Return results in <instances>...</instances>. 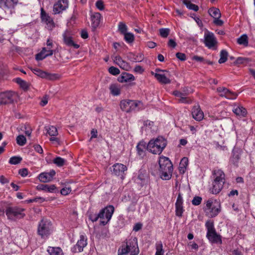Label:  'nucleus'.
<instances>
[{
    "label": "nucleus",
    "instance_id": "f257e3e1",
    "mask_svg": "<svg viewBox=\"0 0 255 255\" xmlns=\"http://www.w3.org/2000/svg\"><path fill=\"white\" fill-rule=\"evenodd\" d=\"M115 208L114 206L109 205L102 209L98 214L90 213L89 215V219L92 222H95L100 218L102 220L100 221V224L105 226L111 220Z\"/></svg>",
    "mask_w": 255,
    "mask_h": 255
},
{
    "label": "nucleus",
    "instance_id": "f03ea898",
    "mask_svg": "<svg viewBox=\"0 0 255 255\" xmlns=\"http://www.w3.org/2000/svg\"><path fill=\"white\" fill-rule=\"evenodd\" d=\"M159 174L163 180H169L172 177L173 166L169 158L161 156L158 160Z\"/></svg>",
    "mask_w": 255,
    "mask_h": 255
},
{
    "label": "nucleus",
    "instance_id": "7ed1b4c3",
    "mask_svg": "<svg viewBox=\"0 0 255 255\" xmlns=\"http://www.w3.org/2000/svg\"><path fill=\"white\" fill-rule=\"evenodd\" d=\"M167 140L163 136H159L150 140L147 144V149L154 154H160L167 145Z\"/></svg>",
    "mask_w": 255,
    "mask_h": 255
},
{
    "label": "nucleus",
    "instance_id": "20e7f679",
    "mask_svg": "<svg viewBox=\"0 0 255 255\" xmlns=\"http://www.w3.org/2000/svg\"><path fill=\"white\" fill-rule=\"evenodd\" d=\"M220 211V203L217 200L210 199L206 201L205 212L208 217H215L218 215Z\"/></svg>",
    "mask_w": 255,
    "mask_h": 255
},
{
    "label": "nucleus",
    "instance_id": "39448f33",
    "mask_svg": "<svg viewBox=\"0 0 255 255\" xmlns=\"http://www.w3.org/2000/svg\"><path fill=\"white\" fill-rule=\"evenodd\" d=\"M205 226L207 230L206 237L209 241L212 243L222 244L221 236L216 233L213 222L207 221Z\"/></svg>",
    "mask_w": 255,
    "mask_h": 255
},
{
    "label": "nucleus",
    "instance_id": "423d86ee",
    "mask_svg": "<svg viewBox=\"0 0 255 255\" xmlns=\"http://www.w3.org/2000/svg\"><path fill=\"white\" fill-rule=\"evenodd\" d=\"M52 232L51 222L47 220L42 219L39 223L37 234L41 238H47Z\"/></svg>",
    "mask_w": 255,
    "mask_h": 255
},
{
    "label": "nucleus",
    "instance_id": "0eeeda50",
    "mask_svg": "<svg viewBox=\"0 0 255 255\" xmlns=\"http://www.w3.org/2000/svg\"><path fill=\"white\" fill-rule=\"evenodd\" d=\"M151 74L161 84H167L171 83L170 74L168 71L156 69L155 73L151 72Z\"/></svg>",
    "mask_w": 255,
    "mask_h": 255
},
{
    "label": "nucleus",
    "instance_id": "6e6552de",
    "mask_svg": "<svg viewBox=\"0 0 255 255\" xmlns=\"http://www.w3.org/2000/svg\"><path fill=\"white\" fill-rule=\"evenodd\" d=\"M24 209L17 207H9L5 210V214L8 219L14 220L16 218H22L25 214L23 213Z\"/></svg>",
    "mask_w": 255,
    "mask_h": 255
},
{
    "label": "nucleus",
    "instance_id": "1a4fd4ad",
    "mask_svg": "<svg viewBox=\"0 0 255 255\" xmlns=\"http://www.w3.org/2000/svg\"><path fill=\"white\" fill-rule=\"evenodd\" d=\"M204 43L208 48L214 49L217 43V40L213 33L207 31L204 33Z\"/></svg>",
    "mask_w": 255,
    "mask_h": 255
},
{
    "label": "nucleus",
    "instance_id": "9d476101",
    "mask_svg": "<svg viewBox=\"0 0 255 255\" xmlns=\"http://www.w3.org/2000/svg\"><path fill=\"white\" fill-rule=\"evenodd\" d=\"M87 245V238L85 236L80 235V239L77 244L71 249L73 253H80L83 251L84 248Z\"/></svg>",
    "mask_w": 255,
    "mask_h": 255
},
{
    "label": "nucleus",
    "instance_id": "9b49d317",
    "mask_svg": "<svg viewBox=\"0 0 255 255\" xmlns=\"http://www.w3.org/2000/svg\"><path fill=\"white\" fill-rule=\"evenodd\" d=\"M208 12L211 16L214 19V23L218 26H221L223 24V21L220 18L221 16V13L219 9L215 7H212L208 10Z\"/></svg>",
    "mask_w": 255,
    "mask_h": 255
},
{
    "label": "nucleus",
    "instance_id": "f8f14e48",
    "mask_svg": "<svg viewBox=\"0 0 255 255\" xmlns=\"http://www.w3.org/2000/svg\"><path fill=\"white\" fill-rule=\"evenodd\" d=\"M127 169V166L121 163H116L113 166V174L116 176H120L121 179L125 178V171Z\"/></svg>",
    "mask_w": 255,
    "mask_h": 255
},
{
    "label": "nucleus",
    "instance_id": "ddd939ff",
    "mask_svg": "<svg viewBox=\"0 0 255 255\" xmlns=\"http://www.w3.org/2000/svg\"><path fill=\"white\" fill-rule=\"evenodd\" d=\"M217 92L220 96L224 97L228 99L234 100L237 97V95L235 93L232 92L223 87L218 88Z\"/></svg>",
    "mask_w": 255,
    "mask_h": 255
},
{
    "label": "nucleus",
    "instance_id": "4468645a",
    "mask_svg": "<svg viewBox=\"0 0 255 255\" xmlns=\"http://www.w3.org/2000/svg\"><path fill=\"white\" fill-rule=\"evenodd\" d=\"M40 10V16L42 21L46 23L48 27L51 29L55 26L52 18L45 12L43 8H41Z\"/></svg>",
    "mask_w": 255,
    "mask_h": 255
},
{
    "label": "nucleus",
    "instance_id": "2eb2a0df",
    "mask_svg": "<svg viewBox=\"0 0 255 255\" xmlns=\"http://www.w3.org/2000/svg\"><path fill=\"white\" fill-rule=\"evenodd\" d=\"M68 0H59L53 5V12L55 14L59 13L68 7Z\"/></svg>",
    "mask_w": 255,
    "mask_h": 255
},
{
    "label": "nucleus",
    "instance_id": "dca6fc26",
    "mask_svg": "<svg viewBox=\"0 0 255 255\" xmlns=\"http://www.w3.org/2000/svg\"><path fill=\"white\" fill-rule=\"evenodd\" d=\"M183 199L182 195L179 193L175 203V213L178 217H181L184 211L183 207Z\"/></svg>",
    "mask_w": 255,
    "mask_h": 255
},
{
    "label": "nucleus",
    "instance_id": "f3484780",
    "mask_svg": "<svg viewBox=\"0 0 255 255\" xmlns=\"http://www.w3.org/2000/svg\"><path fill=\"white\" fill-rule=\"evenodd\" d=\"M14 92L11 91H7L0 93V97L2 100L1 103L6 104L8 103H12L13 101V96Z\"/></svg>",
    "mask_w": 255,
    "mask_h": 255
},
{
    "label": "nucleus",
    "instance_id": "a211bd4d",
    "mask_svg": "<svg viewBox=\"0 0 255 255\" xmlns=\"http://www.w3.org/2000/svg\"><path fill=\"white\" fill-rule=\"evenodd\" d=\"M18 2V0H0V7L4 9H13Z\"/></svg>",
    "mask_w": 255,
    "mask_h": 255
},
{
    "label": "nucleus",
    "instance_id": "6ab92c4d",
    "mask_svg": "<svg viewBox=\"0 0 255 255\" xmlns=\"http://www.w3.org/2000/svg\"><path fill=\"white\" fill-rule=\"evenodd\" d=\"M147 178V174L146 171L143 169H140L138 173H136L133 177L134 181L136 183L140 184L143 183Z\"/></svg>",
    "mask_w": 255,
    "mask_h": 255
},
{
    "label": "nucleus",
    "instance_id": "aec40b11",
    "mask_svg": "<svg viewBox=\"0 0 255 255\" xmlns=\"http://www.w3.org/2000/svg\"><path fill=\"white\" fill-rule=\"evenodd\" d=\"M139 252L137 240L136 238H134L131 240L129 245H128V254L130 255H137Z\"/></svg>",
    "mask_w": 255,
    "mask_h": 255
},
{
    "label": "nucleus",
    "instance_id": "412c9836",
    "mask_svg": "<svg viewBox=\"0 0 255 255\" xmlns=\"http://www.w3.org/2000/svg\"><path fill=\"white\" fill-rule=\"evenodd\" d=\"M56 174L54 170H51L49 172H43L39 175V180L44 183L48 182L52 180Z\"/></svg>",
    "mask_w": 255,
    "mask_h": 255
},
{
    "label": "nucleus",
    "instance_id": "4be33fe9",
    "mask_svg": "<svg viewBox=\"0 0 255 255\" xmlns=\"http://www.w3.org/2000/svg\"><path fill=\"white\" fill-rule=\"evenodd\" d=\"M62 36L64 43L66 45L70 47H73L76 49H78L79 47V45L74 42L73 40H72V38L69 32L65 31L63 34Z\"/></svg>",
    "mask_w": 255,
    "mask_h": 255
},
{
    "label": "nucleus",
    "instance_id": "5701e85b",
    "mask_svg": "<svg viewBox=\"0 0 255 255\" xmlns=\"http://www.w3.org/2000/svg\"><path fill=\"white\" fill-rule=\"evenodd\" d=\"M142 129L147 132H154L157 131V127L153 122L146 120L144 122Z\"/></svg>",
    "mask_w": 255,
    "mask_h": 255
},
{
    "label": "nucleus",
    "instance_id": "b1692460",
    "mask_svg": "<svg viewBox=\"0 0 255 255\" xmlns=\"http://www.w3.org/2000/svg\"><path fill=\"white\" fill-rule=\"evenodd\" d=\"M192 117L197 121H201L204 118V113L199 106H195L192 111Z\"/></svg>",
    "mask_w": 255,
    "mask_h": 255
},
{
    "label": "nucleus",
    "instance_id": "393cba45",
    "mask_svg": "<svg viewBox=\"0 0 255 255\" xmlns=\"http://www.w3.org/2000/svg\"><path fill=\"white\" fill-rule=\"evenodd\" d=\"M225 182L214 181L213 182L212 187L210 189L211 192L214 194L219 193L222 190Z\"/></svg>",
    "mask_w": 255,
    "mask_h": 255
},
{
    "label": "nucleus",
    "instance_id": "a878e982",
    "mask_svg": "<svg viewBox=\"0 0 255 255\" xmlns=\"http://www.w3.org/2000/svg\"><path fill=\"white\" fill-rule=\"evenodd\" d=\"M233 112L238 117L242 118L245 117L247 114V110L242 106L235 105Z\"/></svg>",
    "mask_w": 255,
    "mask_h": 255
},
{
    "label": "nucleus",
    "instance_id": "bb28decb",
    "mask_svg": "<svg viewBox=\"0 0 255 255\" xmlns=\"http://www.w3.org/2000/svg\"><path fill=\"white\" fill-rule=\"evenodd\" d=\"M101 17L99 12L94 13L91 15L92 26L94 29H96L99 25Z\"/></svg>",
    "mask_w": 255,
    "mask_h": 255
},
{
    "label": "nucleus",
    "instance_id": "cd10ccee",
    "mask_svg": "<svg viewBox=\"0 0 255 255\" xmlns=\"http://www.w3.org/2000/svg\"><path fill=\"white\" fill-rule=\"evenodd\" d=\"M214 180L219 182L222 181L223 182L225 181V174L223 171L220 169H216L214 171Z\"/></svg>",
    "mask_w": 255,
    "mask_h": 255
},
{
    "label": "nucleus",
    "instance_id": "c85d7f7f",
    "mask_svg": "<svg viewBox=\"0 0 255 255\" xmlns=\"http://www.w3.org/2000/svg\"><path fill=\"white\" fill-rule=\"evenodd\" d=\"M143 58H144L143 55L140 53H128V59L133 62H141L143 60Z\"/></svg>",
    "mask_w": 255,
    "mask_h": 255
},
{
    "label": "nucleus",
    "instance_id": "c756f323",
    "mask_svg": "<svg viewBox=\"0 0 255 255\" xmlns=\"http://www.w3.org/2000/svg\"><path fill=\"white\" fill-rule=\"evenodd\" d=\"M45 47H43L40 52L35 55V59L37 61L42 60L48 56H52L54 51H49L48 54L45 53Z\"/></svg>",
    "mask_w": 255,
    "mask_h": 255
},
{
    "label": "nucleus",
    "instance_id": "7c9ffc66",
    "mask_svg": "<svg viewBox=\"0 0 255 255\" xmlns=\"http://www.w3.org/2000/svg\"><path fill=\"white\" fill-rule=\"evenodd\" d=\"M45 47H43L40 52L35 55V59L37 61L42 60L48 56H52L54 51H49L48 54L45 53Z\"/></svg>",
    "mask_w": 255,
    "mask_h": 255
},
{
    "label": "nucleus",
    "instance_id": "2f4dec72",
    "mask_svg": "<svg viewBox=\"0 0 255 255\" xmlns=\"http://www.w3.org/2000/svg\"><path fill=\"white\" fill-rule=\"evenodd\" d=\"M188 165V159L187 157H184L182 158L179 163V170L181 174H184Z\"/></svg>",
    "mask_w": 255,
    "mask_h": 255
},
{
    "label": "nucleus",
    "instance_id": "473e14b6",
    "mask_svg": "<svg viewBox=\"0 0 255 255\" xmlns=\"http://www.w3.org/2000/svg\"><path fill=\"white\" fill-rule=\"evenodd\" d=\"M118 30L121 34L124 35L125 40L128 42V31L126 23L120 22L118 25Z\"/></svg>",
    "mask_w": 255,
    "mask_h": 255
},
{
    "label": "nucleus",
    "instance_id": "72a5a7b5",
    "mask_svg": "<svg viewBox=\"0 0 255 255\" xmlns=\"http://www.w3.org/2000/svg\"><path fill=\"white\" fill-rule=\"evenodd\" d=\"M47 251L50 255H63V251L59 247H48Z\"/></svg>",
    "mask_w": 255,
    "mask_h": 255
},
{
    "label": "nucleus",
    "instance_id": "f704fd0d",
    "mask_svg": "<svg viewBox=\"0 0 255 255\" xmlns=\"http://www.w3.org/2000/svg\"><path fill=\"white\" fill-rule=\"evenodd\" d=\"M128 107L130 111L138 110L142 107V103L140 102L128 101Z\"/></svg>",
    "mask_w": 255,
    "mask_h": 255
},
{
    "label": "nucleus",
    "instance_id": "c9c22d12",
    "mask_svg": "<svg viewBox=\"0 0 255 255\" xmlns=\"http://www.w3.org/2000/svg\"><path fill=\"white\" fill-rule=\"evenodd\" d=\"M15 82L19 85L20 87L24 91L27 90L30 86V84L20 78H16Z\"/></svg>",
    "mask_w": 255,
    "mask_h": 255
},
{
    "label": "nucleus",
    "instance_id": "e433bc0d",
    "mask_svg": "<svg viewBox=\"0 0 255 255\" xmlns=\"http://www.w3.org/2000/svg\"><path fill=\"white\" fill-rule=\"evenodd\" d=\"M138 154L140 156H143L144 154V151L147 149V145L144 141L139 142L136 146Z\"/></svg>",
    "mask_w": 255,
    "mask_h": 255
},
{
    "label": "nucleus",
    "instance_id": "4c0bfd02",
    "mask_svg": "<svg viewBox=\"0 0 255 255\" xmlns=\"http://www.w3.org/2000/svg\"><path fill=\"white\" fill-rule=\"evenodd\" d=\"M173 95L178 98L180 102L183 103H188V100L187 99L186 95L184 94L175 91L173 92Z\"/></svg>",
    "mask_w": 255,
    "mask_h": 255
},
{
    "label": "nucleus",
    "instance_id": "58836bf2",
    "mask_svg": "<svg viewBox=\"0 0 255 255\" xmlns=\"http://www.w3.org/2000/svg\"><path fill=\"white\" fill-rule=\"evenodd\" d=\"M156 253L155 255H163L164 251L163 249V245L161 241L157 242L155 244Z\"/></svg>",
    "mask_w": 255,
    "mask_h": 255
},
{
    "label": "nucleus",
    "instance_id": "ea45409f",
    "mask_svg": "<svg viewBox=\"0 0 255 255\" xmlns=\"http://www.w3.org/2000/svg\"><path fill=\"white\" fill-rule=\"evenodd\" d=\"M109 89L111 94L113 96H118L120 94V88L117 85L112 84L110 85Z\"/></svg>",
    "mask_w": 255,
    "mask_h": 255
},
{
    "label": "nucleus",
    "instance_id": "a19ab883",
    "mask_svg": "<svg viewBox=\"0 0 255 255\" xmlns=\"http://www.w3.org/2000/svg\"><path fill=\"white\" fill-rule=\"evenodd\" d=\"M47 130V133L51 136H56L58 134L57 129L56 127L54 126H48L45 127Z\"/></svg>",
    "mask_w": 255,
    "mask_h": 255
},
{
    "label": "nucleus",
    "instance_id": "79ce46f5",
    "mask_svg": "<svg viewBox=\"0 0 255 255\" xmlns=\"http://www.w3.org/2000/svg\"><path fill=\"white\" fill-rule=\"evenodd\" d=\"M237 42L240 45L247 46L248 44V38L246 34H243L237 39Z\"/></svg>",
    "mask_w": 255,
    "mask_h": 255
},
{
    "label": "nucleus",
    "instance_id": "37998d69",
    "mask_svg": "<svg viewBox=\"0 0 255 255\" xmlns=\"http://www.w3.org/2000/svg\"><path fill=\"white\" fill-rule=\"evenodd\" d=\"M128 254V242H125V244L118 250V255H127Z\"/></svg>",
    "mask_w": 255,
    "mask_h": 255
},
{
    "label": "nucleus",
    "instance_id": "c03bdc74",
    "mask_svg": "<svg viewBox=\"0 0 255 255\" xmlns=\"http://www.w3.org/2000/svg\"><path fill=\"white\" fill-rule=\"evenodd\" d=\"M228 56V53L227 51L225 50H222L220 52V57L218 61L219 63L220 64L225 63L227 60Z\"/></svg>",
    "mask_w": 255,
    "mask_h": 255
},
{
    "label": "nucleus",
    "instance_id": "a18cd8bd",
    "mask_svg": "<svg viewBox=\"0 0 255 255\" xmlns=\"http://www.w3.org/2000/svg\"><path fill=\"white\" fill-rule=\"evenodd\" d=\"M183 3L189 9H192L195 11H197L198 10V6L197 5L191 3L190 1L184 0Z\"/></svg>",
    "mask_w": 255,
    "mask_h": 255
},
{
    "label": "nucleus",
    "instance_id": "49530a36",
    "mask_svg": "<svg viewBox=\"0 0 255 255\" xmlns=\"http://www.w3.org/2000/svg\"><path fill=\"white\" fill-rule=\"evenodd\" d=\"M31 70L33 73L40 77L41 78H44L46 76V72L42 71L38 68H31Z\"/></svg>",
    "mask_w": 255,
    "mask_h": 255
},
{
    "label": "nucleus",
    "instance_id": "de8ad7c7",
    "mask_svg": "<svg viewBox=\"0 0 255 255\" xmlns=\"http://www.w3.org/2000/svg\"><path fill=\"white\" fill-rule=\"evenodd\" d=\"M53 162L54 164H55L57 166L59 167H61L64 165L65 160L60 157H56L53 160Z\"/></svg>",
    "mask_w": 255,
    "mask_h": 255
},
{
    "label": "nucleus",
    "instance_id": "09e8293b",
    "mask_svg": "<svg viewBox=\"0 0 255 255\" xmlns=\"http://www.w3.org/2000/svg\"><path fill=\"white\" fill-rule=\"evenodd\" d=\"M22 158L20 156H12L9 160V163L11 164L16 165L22 161Z\"/></svg>",
    "mask_w": 255,
    "mask_h": 255
},
{
    "label": "nucleus",
    "instance_id": "8fccbe9b",
    "mask_svg": "<svg viewBox=\"0 0 255 255\" xmlns=\"http://www.w3.org/2000/svg\"><path fill=\"white\" fill-rule=\"evenodd\" d=\"M26 142V139L25 137L23 135H19L16 137V142L20 146L24 145Z\"/></svg>",
    "mask_w": 255,
    "mask_h": 255
},
{
    "label": "nucleus",
    "instance_id": "3c124183",
    "mask_svg": "<svg viewBox=\"0 0 255 255\" xmlns=\"http://www.w3.org/2000/svg\"><path fill=\"white\" fill-rule=\"evenodd\" d=\"M251 61V60L246 57H239L236 60V63L238 64H242L247 63Z\"/></svg>",
    "mask_w": 255,
    "mask_h": 255
},
{
    "label": "nucleus",
    "instance_id": "603ef678",
    "mask_svg": "<svg viewBox=\"0 0 255 255\" xmlns=\"http://www.w3.org/2000/svg\"><path fill=\"white\" fill-rule=\"evenodd\" d=\"M21 130H23L27 136H30L31 133V129L28 125H24L21 127Z\"/></svg>",
    "mask_w": 255,
    "mask_h": 255
},
{
    "label": "nucleus",
    "instance_id": "864d4df0",
    "mask_svg": "<svg viewBox=\"0 0 255 255\" xmlns=\"http://www.w3.org/2000/svg\"><path fill=\"white\" fill-rule=\"evenodd\" d=\"M118 80L120 83L127 82L128 81V73H123L118 79Z\"/></svg>",
    "mask_w": 255,
    "mask_h": 255
},
{
    "label": "nucleus",
    "instance_id": "5fc2aeb1",
    "mask_svg": "<svg viewBox=\"0 0 255 255\" xmlns=\"http://www.w3.org/2000/svg\"><path fill=\"white\" fill-rule=\"evenodd\" d=\"M109 72L113 75H117L120 73V70L114 66H111L109 68Z\"/></svg>",
    "mask_w": 255,
    "mask_h": 255
},
{
    "label": "nucleus",
    "instance_id": "6e6d98bb",
    "mask_svg": "<svg viewBox=\"0 0 255 255\" xmlns=\"http://www.w3.org/2000/svg\"><path fill=\"white\" fill-rule=\"evenodd\" d=\"M202 199L201 197L195 196L193 198L192 200V203L195 206H198L200 205L202 202Z\"/></svg>",
    "mask_w": 255,
    "mask_h": 255
},
{
    "label": "nucleus",
    "instance_id": "4d7b16f0",
    "mask_svg": "<svg viewBox=\"0 0 255 255\" xmlns=\"http://www.w3.org/2000/svg\"><path fill=\"white\" fill-rule=\"evenodd\" d=\"M160 35L164 38L167 37L169 33V30L168 28H161L159 30Z\"/></svg>",
    "mask_w": 255,
    "mask_h": 255
},
{
    "label": "nucleus",
    "instance_id": "13d9d810",
    "mask_svg": "<svg viewBox=\"0 0 255 255\" xmlns=\"http://www.w3.org/2000/svg\"><path fill=\"white\" fill-rule=\"evenodd\" d=\"M127 106H128V102L126 100H123L121 101L120 108L122 111H126V112H128V111L127 110Z\"/></svg>",
    "mask_w": 255,
    "mask_h": 255
},
{
    "label": "nucleus",
    "instance_id": "bf43d9fd",
    "mask_svg": "<svg viewBox=\"0 0 255 255\" xmlns=\"http://www.w3.org/2000/svg\"><path fill=\"white\" fill-rule=\"evenodd\" d=\"M58 78L57 75L55 74H50L46 72V76L44 78L50 80H54Z\"/></svg>",
    "mask_w": 255,
    "mask_h": 255
},
{
    "label": "nucleus",
    "instance_id": "052dcab7",
    "mask_svg": "<svg viewBox=\"0 0 255 255\" xmlns=\"http://www.w3.org/2000/svg\"><path fill=\"white\" fill-rule=\"evenodd\" d=\"M192 60H195L200 63H205V60L203 57L197 55H194L192 57Z\"/></svg>",
    "mask_w": 255,
    "mask_h": 255
},
{
    "label": "nucleus",
    "instance_id": "680f3d73",
    "mask_svg": "<svg viewBox=\"0 0 255 255\" xmlns=\"http://www.w3.org/2000/svg\"><path fill=\"white\" fill-rule=\"evenodd\" d=\"M96 6L100 10L104 9V2L102 0H99L96 2Z\"/></svg>",
    "mask_w": 255,
    "mask_h": 255
},
{
    "label": "nucleus",
    "instance_id": "e2e57ef3",
    "mask_svg": "<svg viewBox=\"0 0 255 255\" xmlns=\"http://www.w3.org/2000/svg\"><path fill=\"white\" fill-rule=\"evenodd\" d=\"M71 191V188H67V187H65V188H63L61 191H60V193L62 195H64V196H66V195H67L68 194H69L70 193V192Z\"/></svg>",
    "mask_w": 255,
    "mask_h": 255
},
{
    "label": "nucleus",
    "instance_id": "0e129e2a",
    "mask_svg": "<svg viewBox=\"0 0 255 255\" xmlns=\"http://www.w3.org/2000/svg\"><path fill=\"white\" fill-rule=\"evenodd\" d=\"M56 187L55 185H47V188L46 189V191L50 193H53L56 192Z\"/></svg>",
    "mask_w": 255,
    "mask_h": 255
},
{
    "label": "nucleus",
    "instance_id": "69168bd1",
    "mask_svg": "<svg viewBox=\"0 0 255 255\" xmlns=\"http://www.w3.org/2000/svg\"><path fill=\"white\" fill-rule=\"evenodd\" d=\"M176 57L181 61H185L186 59V56L183 53L178 52L176 54Z\"/></svg>",
    "mask_w": 255,
    "mask_h": 255
},
{
    "label": "nucleus",
    "instance_id": "338daca9",
    "mask_svg": "<svg viewBox=\"0 0 255 255\" xmlns=\"http://www.w3.org/2000/svg\"><path fill=\"white\" fill-rule=\"evenodd\" d=\"M28 170L27 168H22L19 170L18 173L22 177H25L28 175Z\"/></svg>",
    "mask_w": 255,
    "mask_h": 255
},
{
    "label": "nucleus",
    "instance_id": "774afa93",
    "mask_svg": "<svg viewBox=\"0 0 255 255\" xmlns=\"http://www.w3.org/2000/svg\"><path fill=\"white\" fill-rule=\"evenodd\" d=\"M134 72L138 73L141 74L144 71L143 68L140 66H136L135 67L133 70Z\"/></svg>",
    "mask_w": 255,
    "mask_h": 255
}]
</instances>
